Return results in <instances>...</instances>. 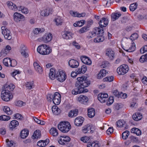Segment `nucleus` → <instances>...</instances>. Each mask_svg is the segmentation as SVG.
Returning <instances> with one entry per match:
<instances>
[{"mask_svg":"<svg viewBox=\"0 0 147 147\" xmlns=\"http://www.w3.org/2000/svg\"><path fill=\"white\" fill-rule=\"evenodd\" d=\"M49 132L50 134L54 137L57 136L59 134L58 130L54 127L51 128L49 131Z\"/></svg>","mask_w":147,"mask_h":147,"instance_id":"obj_30","label":"nucleus"},{"mask_svg":"<svg viewBox=\"0 0 147 147\" xmlns=\"http://www.w3.org/2000/svg\"><path fill=\"white\" fill-rule=\"evenodd\" d=\"M58 138L59 142L62 145L66 144L70 140V138L69 137L66 136H60Z\"/></svg>","mask_w":147,"mask_h":147,"instance_id":"obj_9","label":"nucleus"},{"mask_svg":"<svg viewBox=\"0 0 147 147\" xmlns=\"http://www.w3.org/2000/svg\"><path fill=\"white\" fill-rule=\"evenodd\" d=\"M77 86L78 88L83 89H86L85 88L88 87L90 84V81L85 76L78 77L77 79Z\"/></svg>","mask_w":147,"mask_h":147,"instance_id":"obj_1","label":"nucleus"},{"mask_svg":"<svg viewBox=\"0 0 147 147\" xmlns=\"http://www.w3.org/2000/svg\"><path fill=\"white\" fill-rule=\"evenodd\" d=\"M137 5L136 3H134L130 5L129 9L131 11H134L137 8Z\"/></svg>","mask_w":147,"mask_h":147,"instance_id":"obj_55","label":"nucleus"},{"mask_svg":"<svg viewBox=\"0 0 147 147\" xmlns=\"http://www.w3.org/2000/svg\"><path fill=\"white\" fill-rule=\"evenodd\" d=\"M78 113V109H75L71 110L68 113V116L69 117H73L77 116Z\"/></svg>","mask_w":147,"mask_h":147,"instance_id":"obj_32","label":"nucleus"},{"mask_svg":"<svg viewBox=\"0 0 147 147\" xmlns=\"http://www.w3.org/2000/svg\"><path fill=\"white\" fill-rule=\"evenodd\" d=\"M129 133L128 131H126L122 134V138L124 140L126 139L129 135Z\"/></svg>","mask_w":147,"mask_h":147,"instance_id":"obj_53","label":"nucleus"},{"mask_svg":"<svg viewBox=\"0 0 147 147\" xmlns=\"http://www.w3.org/2000/svg\"><path fill=\"white\" fill-rule=\"evenodd\" d=\"M37 51L39 53L43 55H48L52 51L51 48L45 44L39 45L37 48Z\"/></svg>","mask_w":147,"mask_h":147,"instance_id":"obj_2","label":"nucleus"},{"mask_svg":"<svg viewBox=\"0 0 147 147\" xmlns=\"http://www.w3.org/2000/svg\"><path fill=\"white\" fill-rule=\"evenodd\" d=\"M82 131L84 133H90L91 132V127L88 125H86L83 128Z\"/></svg>","mask_w":147,"mask_h":147,"instance_id":"obj_40","label":"nucleus"},{"mask_svg":"<svg viewBox=\"0 0 147 147\" xmlns=\"http://www.w3.org/2000/svg\"><path fill=\"white\" fill-rule=\"evenodd\" d=\"M114 77L113 76H108L103 79L104 82H111L113 80Z\"/></svg>","mask_w":147,"mask_h":147,"instance_id":"obj_56","label":"nucleus"},{"mask_svg":"<svg viewBox=\"0 0 147 147\" xmlns=\"http://www.w3.org/2000/svg\"><path fill=\"white\" fill-rule=\"evenodd\" d=\"M56 75L55 70L53 68L50 69V72L49 74V76L50 79L52 80H54L55 78Z\"/></svg>","mask_w":147,"mask_h":147,"instance_id":"obj_35","label":"nucleus"},{"mask_svg":"<svg viewBox=\"0 0 147 147\" xmlns=\"http://www.w3.org/2000/svg\"><path fill=\"white\" fill-rule=\"evenodd\" d=\"M72 33L69 31H65L62 35L64 38L69 39L72 38Z\"/></svg>","mask_w":147,"mask_h":147,"instance_id":"obj_20","label":"nucleus"},{"mask_svg":"<svg viewBox=\"0 0 147 147\" xmlns=\"http://www.w3.org/2000/svg\"><path fill=\"white\" fill-rule=\"evenodd\" d=\"M84 121V118L81 117H77L74 121V123L77 126H81Z\"/></svg>","mask_w":147,"mask_h":147,"instance_id":"obj_19","label":"nucleus"},{"mask_svg":"<svg viewBox=\"0 0 147 147\" xmlns=\"http://www.w3.org/2000/svg\"><path fill=\"white\" fill-rule=\"evenodd\" d=\"M52 111L54 114L58 115L60 112V109L56 106H53L52 108Z\"/></svg>","mask_w":147,"mask_h":147,"instance_id":"obj_44","label":"nucleus"},{"mask_svg":"<svg viewBox=\"0 0 147 147\" xmlns=\"http://www.w3.org/2000/svg\"><path fill=\"white\" fill-rule=\"evenodd\" d=\"M81 59L82 62L85 64L90 65L92 63V61L90 59L86 56L81 57Z\"/></svg>","mask_w":147,"mask_h":147,"instance_id":"obj_22","label":"nucleus"},{"mask_svg":"<svg viewBox=\"0 0 147 147\" xmlns=\"http://www.w3.org/2000/svg\"><path fill=\"white\" fill-rule=\"evenodd\" d=\"M18 9L19 11H21L22 13L25 14H27L29 12L27 8L22 6L20 7H19Z\"/></svg>","mask_w":147,"mask_h":147,"instance_id":"obj_47","label":"nucleus"},{"mask_svg":"<svg viewBox=\"0 0 147 147\" xmlns=\"http://www.w3.org/2000/svg\"><path fill=\"white\" fill-rule=\"evenodd\" d=\"M52 39V35L51 34H46L41 38L42 41L45 43H47L50 41Z\"/></svg>","mask_w":147,"mask_h":147,"instance_id":"obj_16","label":"nucleus"},{"mask_svg":"<svg viewBox=\"0 0 147 147\" xmlns=\"http://www.w3.org/2000/svg\"><path fill=\"white\" fill-rule=\"evenodd\" d=\"M20 51L22 55L24 57H28V55L27 52V48L24 45H21L20 48Z\"/></svg>","mask_w":147,"mask_h":147,"instance_id":"obj_14","label":"nucleus"},{"mask_svg":"<svg viewBox=\"0 0 147 147\" xmlns=\"http://www.w3.org/2000/svg\"><path fill=\"white\" fill-rule=\"evenodd\" d=\"M131 133H134L138 136L140 135L141 134V131L135 127L132 128L131 129Z\"/></svg>","mask_w":147,"mask_h":147,"instance_id":"obj_45","label":"nucleus"},{"mask_svg":"<svg viewBox=\"0 0 147 147\" xmlns=\"http://www.w3.org/2000/svg\"><path fill=\"white\" fill-rule=\"evenodd\" d=\"M22 116L20 114L17 113L14 115V119H21L23 118Z\"/></svg>","mask_w":147,"mask_h":147,"instance_id":"obj_63","label":"nucleus"},{"mask_svg":"<svg viewBox=\"0 0 147 147\" xmlns=\"http://www.w3.org/2000/svg\"><path fill=\"white\" fill-rule=\"evenodd\" d=\"M107 73V72L105 69H101L97 75V78L100 79L103 78L105 76Z\"/></svg>","mask_w":147,"mask_h":147,"instance_id":"obj_29","label":"nucleus"},{"mask_svg":"<svg viewBox=\"0 0 147 147\" xmlns=\"http://www.w3.org/2000/svg\"><path fill=\"white\" fill-rule=\"evenodd\" d=\"M34 66L35 70L39 74L42 73L43 70L42 68L38 63L34 62Z\"/></svg>","mask_w":147,"mask_h":147,"instance_id":"obj_26","label":"nucleus"},{"mask_svg":"<svg viewBox=\"0 0 147 147\" xmlns=\"http://www.w3.org/2000/svg\"><path fill=\"white\" fill-rule=\"evenodd\" d=\"M140 61L141 63H143L147 61V54L144 55H142L140 59Z\"/></svg>","mask_w":147,"mask_h":147,"instance_id":"obj_54","label":"nucleus"},{"mask_svg":"<svg viewBox=\"0 0 147 147\" xmlns=\"http://www.w3.org/2000/svg\"><path fill=\"white\" fill-rule=\"evenodd\" d=\"M78 100L81 103L84 104L88 101V98L86 96L81 95L78 97Z\"/></svg>","mask_w":147,"mask_h":147,"instance_id":"obj_25","label":"nucleus"},{"mask_svg":"<svg viewBox=\"0 0 147 147\" xmlns=\"http://www.w3.org/2000/svg\"><path fill=\"white\" fill-rule=\"evenodd\" d=\"M6 142L8 147H14L13 142L12 141H9V139H7L6 140Z\"/></svg>","mask_w":147,"mask_h":147,"instance_id":"obj_62","label":"nucleus"},{"mask_svg":"<svg viewBox=\"0 0 147 147\" xmlns=\"http://www.w3.org/2000/svg\"><path fill=\"white\" fill-rule=\"evenodd\" d=\"M20 73V72L19 71L16 70L12 73V75L16 80H17L18 79L16 78L15 77L18 76V75H19Z\"/></svg>","mask_w":147,"mask_h":147,"instance_id":"obj_61","label":"nucleus"},{"mask_svg":"<svg viewBox=\"0 0 147 147\" xmlns=\"http://www.w3.org/2000/svg\"><path fill=\"white\" fill-rule=\"evenodd\" d=\"M95 114V111L94 109L93 108H90L88 109V117L91 118L93 117Z\"/></svg>","mask_w":147,"mask_h":147,"instance_id":"obj_36","label":"nucleus"},{"mask_svg":"<svg viewBox=\"0 0 147 147\" xmlns=\"http://www.w3.org/2000/svg\"><path fill=\"white\" fill-rule=\"evenodd\" d=\"M15 86L12 84H10L8 85L5 88V90H7L10 91H12L15 88Z\"/></svg>","mask_w":147,"mask_h":147,"instance_id":"obj_51","label":"nucleus"},{"mask_svg":"<svg viewBox=\"0 0 147 147\" xmlns=\"http://www.w3.org/2000/svg\"><path fill=\"white\" fill-rule=\"evenodd\" d=\"M11 49V47L9 45L7 46L5 49L2 50L1 51L2 54L4 53L5 54H7L9 53V51Z\"/></svg>","mask_w":147,"mask_h":147,"instance_id":"obj_49","label":"nucleus"},{"mask_svg":"<svg viewBox=\"0 0 147 147\" xmlns=\"http://www.w3.org/2000/svg\"><path fill=\"white\" fill-rule=\"evenodd\" d=\"M57 80L61 82L64 81L67 78V76L64 71H61L57 72L56 74Z\"/></svg>","mask_w":147,"mask_h":147,"instance_id":"obj_8","label":"nucleus"},{"mask_svg":"<svg viewBox=\"0 0 147 147\" xmlns=\"http://www.w3.org/2000/svg\"><path fill=\"white\" fill-rule=\"evenodd\" d=\"M92 31L94 32V33L95 34H103L104 32V31L103 28H102L99 27H96Z\"/></svg>","mask_w":147,"mask_h":147,"instance_id":"obj_28","label":"nucleus"},{"mask_svg":"<svg viewBox=\"0 0 147 147\" xmlns=\"http://www.w3.org/2000/svg\"><path fill=\"white\" fill-rule=\"evenodd\" d=\"M49 141V139H47L45 140H41L38 142L37 145L40 147H44L48 144Z\"/></svg>","mask_w":147,"mask_h":147,"instance_id":"obj_27","label":"nucleus"},{"mask_svg":"<svg viewBox=\"0 0 147 147\" xmlns=\"http://www.w3.org/2000/svg\"><path fill=\"white\" fill-rule=\"evenodd\" d=\"M7 5L9 8L11 9H18V7H17L15 4H13L12 2L8 1L7 2Z\"/></svg>","mask_w":147,"mask_h":147,"instance_id":"obj_39","label":"nucleus"},{"mask_svg":"<svg viewBox=\"0 0 147 147\" xmlns=\"http://www.w3.org/2000/svg\"><path fill=\"white\" fill-rule=\"evenodd\" d=\"M108 20L105 18H102L99 23L100 26L101 28H103L104 27L106 26L108 24Z\"/></svg>","mask_w":147,"mask_h":147,"instance_id":"obj_17","label":"nucleus"},{"mask_svg":"<svg viewBox=\"0 0 147 147\" xmlns=\"http://www.w3.org/2000/svg\"><path fill=\"white\" fill-rule=\"evenodd\" d=\"M44 30L42 29V30L40 28H37L35 29L34 31V34H38L43 32Z\"/></svg>","mask_w":147,"mask_h":147,"instance_id":"obj_60","label":"nucleus"},{"mask_svg":"<svg viewBox=\"0 0 147 147\" xmlns=\"http://www.w3.org/2000/svg\"><path fill=\"white\" fill-rule=\"evenodd\" d=\"M24 18L23 15L17 12H16L14 14V20L17 22L22 21Z\"/></svg>","mask_w":147,"mask_h":147,"instance_id":"obj_18","label":"nucleus"},{"mask_svg":"<svg viewBox=\"0 0 147 147\" xmlns=\"http://www.w3.org/2000/svg\"><path fill=\"white\" fill-rule=\"evenodd\" d=\"M84 20H81L79 21L76 22L74 24V26L81 27L83 26L84 24Z\"/></svg>","mask_w":147,"mask_h":147,"instance_id":"obj_50","label":"nucleus"},{"mask_svg":"<svg viewBox=\"0 0 147 147\" xmlns=\"http://www.w3.org/2000/svg\"><path fill=\"white\" fill-rule=\"evenodd\" d=\"M4 65L7 67H14L17 64V62L14 59H11L10 58H6L3 60Z\"/></svg>","mask_w":147,"mask_h":147,"instance_id":"obj_5","label":"nucleus"},{"mask_svg":"<svg viewBox=\"0 0 147 147\" xmlns=\"http://www.w3.org/2000/svg\"><path fill=\"white\" fill-rule=\"evenodd\" d=\"M69 66L72 68H76L78 67L79 63L77 60L71 59L69 60L68 62Z\"/></svg>","mask_w":147,"mask_h":147,"instance_id":"obj_13","label":"nucleus"},{"mask_svg":"<svg viewBox=\"0 0 147 147\" xmlns=\"http://www.w3.org/2000/svg\"><path fill=\"white\" fill-rule=\"evenodd\" d=\"M52 9L47 8L42 11L40 14L42 16H49V14L52 13Z\"/></svg>","mask_w":147,"mask_h":147,"instance_id":"obj_23","label":"nucleus"},{"mask_svg":"<svg viewBox=\"0 0 147 147\" xmlns=\"http://www.w3.org/2000/svg\"><path fill=\"white\" fill-rule=\"evenodd\" d=\"M70 14L73 16L77 17H84L86 15V14L84 13H79L77 12H74L72 11H70Z\"/></svg>","mask_w":147,"mask_h":147,"instance_id":"obj_24","label":"nucleus"},{"mask_svg":"<svg viewBox=\"0 0 147 147\" xmlns=\"http://www.w3.org/2000/svg\"><path fill=\"white\" fill-rule=\"evenodd\" d=\"M61 96L60 94L58 92L55 93L54 94L52 99L53 103L56 105H58L61 102Z\"/></svg>","mask_w":147,"mask_h":147,"instance_id":"obj_10","label":"nucleus"},{"mask_svg":"<svg viewBox=\"0 0 147 147\" xmlns=\"http://www.w3.org/2000/svg\"><path fill=\"white\" fill-rule=\"evenodd\" d=\"M106 55L107 56L111 59H112L114 57V51L111 49H107L106 51Z\"/></svg>","mask_w":147,"mask_h":147,"instance_id":"obj_21","label":"nucleus"},{"mask_svg":"<svg viewBox=\"0 0 147 147\" xmlns=\"http://www.w3.org/2000/svg\"><path fill=\"white\" fill-rule=\"evenodd\" d=\"M121 16V14L119 12L113 13L111 15L112 20L115 21L118 19Z\"/></svg>","mask_w":147,"mask_h":147,"instance_id":"obj_33","label":"nucleus"},{"mask_svg":"<svg viewBox=\"0 0 147 147\" xmlns=\"http://www.w3.org/2000/svg\"><path fill=\"white\" fill-rule=\"evenodd\" d=\"M58 129L63 133L68 132L71 128L70 123L67 121H62L58 125Z\"/></svg>","mask_w":147,"mask_h":147,"instance_id":"obj_3","label":"nucleus"},{"mask_svg":"<svg viewBox=\"0 0 147 147\" xmlns=\"http://www.w3.org/2000/svg\"><path fill=\"white\" fill-rule=\"evenodd\" d=\"M10 117L5 115H2L0 116V120L1 121H7L9 120Z\"/></svg>","mask_w":147,"mask_h":147,"instance_id":"obj_52","label":"nucleus"},{"mask_svg":"<svg viewBox=\"0 0 147 147\" xmlns=\"http://www.w3.org/2000/svg\"><path fill=\"white\" fill-rule=\"evenodd\" d=\"M124 50L127 52H132L134 51L136 49L135 44L133 42L131 45H129L128 44L126 45V47L123 48Z\"/></svg>","mask_w":147,"mask_h":147,"instance_id":"obj_12","label":"nucleus"},{"mask_svg":"<svg viewBox=\"0 0 147 147\" xmlns=\"http://www.w3.org/2000/svg\"><path fill=\"white\" fill-rule=\"evenodd\" d=\"M28 134V131L26 130H23L21 132L20 136L23 139L25 138Z\"/></svg>","mask_w":147,"mask_h":147,"instance_id":"obj_43","label":"nucleus"},{"mask_svg":"<svg viewBox=\"0 0 147 147\" xmlns=\"http://www.w3.org/2000/svg\"><path fill=\"white\" fill-rule=\"evenodd\" d=\"M133 119L136 121H138L142 119V116L140 113H135L132 116Z\"/></svg>","mask_w":147,"mask_h":147,"instance_id":"obj_38","label":"nucleus"},{"mask_svg":"<svg viewBox=\"0 0 147 147\" xmlns=\"http://www.w3.org/2000/svg\"><path fill=\"white\" fill-rule=\"evenodd\" d=\"M138 35L136 33H133L130 37V39L132 40H134L137 38Z\"/></svg>","mask_w":147,"mask_h":147,"instance_id":"obj_58","label":"nucleus"},{"mask_svg":"<svg viewBox=\"0 0 147 147\" xmlns=\"http://www.w3.org/2000/svg\"><path fill=\"white\" fill-rule=\"evenodd\" d=\"M129 67L127 65L123 64L120 65L117 69V73L120 75H124L128 71Z\"/></svg>","mask_w":147,"mask_h":147,"instance_id":"obj_6","label":"nucleus"},{"mask_svg":"<svg viewBox=\"0 0 147 147\" xmlns=\"http://www.w3.org/2000/svg\"><path fill=\"white\" fill-rule=\"evenodd\" d=\"M25 86L27 89L30 90L34 87V84L33 82H28L25 84Z\"/></svg>","mask_w":147,"mask_h":147,"instance_id":"obj_48","label":"nucleus"},{"mask_svg":"<svg viewBox=\"0 0 147 147\" xmlns=\"http://www.w3.org/2000/svg\"><path fill=\"white\" fill-rule=\"evenodd\" d=\"M54 22L57 26L61 25L63 23V19L60 17H59L55 18Z\"/></svg>","mask_w":147,"mask_h":147,"instance_id":"obj_42","label":"nucleus"},{"mask_svg":"<svg viewBox=\"0 0 147 147\" xmlns=\"http://www.w3.org/2000/svg\"><path fill=\"white\" fill-rule=\"evenodd\" d=\"M104 40V36L102 34H100L97 36L94 40V41L95 42L99 43L102 42Z\"/></svg>","mask_w":147,"mask_h":147,"instance_id":"obj_34","label":"nucleus"},{"mask_svg":"<svg viewBox=\"0 0 147 147\" xmlns=\"http://www.w3.org/2000/svg\"><path fill=\"white\" fill-rule=\"evenodd\" d=\"M41 136V131L39 130H36L35 131L33 135L32 136V138L33 139L40 138Z\"/></svg>","mask_w":147,"mask_h":147,"instance_id":"obj_37","label":"nucleus"},{"mask_svg":"<svg viewBox=\"0 0 147 147\" xmlns=\"http://www.w3.org/2000/svg\"><path fill=\"white\" fill-rule=\"evenodd\" d=\"M126 123L124 120H119L116 122L117 126L119 127H124Z\"/></svg>","mask_w":147,"mask_h":147,"instance_id":"obj_41","label":"nucleus"},{"mask_svg":"<svg viewBox=\"0 0 147 147\" xmlns=\"http://www.w3.org/2000/svg\"><path fill=\"white\" fill-rule=\"evenodd\" d=\"M108 97L107 94L101 93L98 95V99L101 102L104 103L107 100Z\"/></svg>","mask_w":147,"mask_h":147,"instance_id":"obj_11","label":"nucleus"},{"mask_svg":"<svg viewBox=\"0 0 147 147\" xmlns=\"http://www.w3.org/2000/svg\"><path fill=\"white\" fill-rule=\"evenodd\" d=\"M1 97L3 100L5 101H8L11 100L13 97L9 91L4 90L1 92Z\"/></svg>","mask_w":147,"mask_h":147,"instance_id":"obj_4","label":"nucleus"},{"mask_svg":"<svg viewBox=\"0 0 147 147\" xmlns=\"http://www.w3.org/2000/svg\"><path fill=\"white\" fill-rule=\"evenodd\" d=\"M127 97V94L126 93H123L122 92H120L118 98H120L123 99H125Z\"/></svg>","mask_w":147,"mask_h":147,"instance_id":"obj_64","label":"nucleus"},{"mask_svg":"<svg viewBox=\"0 0 147 147\" xmlns=\"http://www.w3.org/2000/svg\"><path fill=\"white\" fill-rule=\"evenodd\" d=\"M2 33L5 38L8 40H10L12 38V34L9 30L5 26H3L1 27Z\"/></svg>","mask_w":147,"mask_h":147,"instance_id":"obj_7","label":"nucleus"},{"mask_svg":"<svg viewBox=\"0 0 147 147\" xmlns=\"http://www.w3.org/2000/svg\"><path fill=\"white\" fill-rule=\"evenodd\" d=\"M19 125V122L16 120H13L11 121L9 125V128L13 129L16 127L18 126Z\"/></svg>","mask_w":147,"mask_h":147,"instance_id":"obj_31","label":"nucleus"},{"mask_svg":"<svg viewBox=\"0 0 147 147\" xmlns=\"http://www.w3.org/2000/svg\"><path fill=\"white\" fill-rule=\"evenodd\" d=\"M3 110V111L8 115H11L12 113V111L10 110V108L7 106L4 107Z\"/></svg>","mask_w":147,"mask_h":147,"instance_id":"obj_46","label":"nucleus"},{"mask_svg":"<svg viewBox=\"0 0 147 147\" xmlns=\"http://www.w3.org/2000/svg\"><path fill=\"white\" fill-rule=\"evenodd\" d=\"M33 119L38 124H40L41 125H44L45 124V122L44 121H41V120L38 119L37 117H33Z\"/></svg>","mask_w":147,"mask_h":147,"instance_id":"obj_57","label":"nucleus"},{"mask_svg":"<svg viewBox=\"0 0 147 147\" xmlns=\"http://www.w3.org/2000/svg\"><path fill=\"white\" fill-rule=\"evenodd\" d=\"M114 100L113 97H110L109 98L108 101L107 102V105H110L112 104Z\"/></svg>","mask_w":147,"mask_h":147,"instance_id":"obj_59","label":"nucleus"},{"mask_svg":"<svg viewBox=\"0 0 147 147\" xmlns=\"http://www.w3.org/2000/svg\"><path fill=\"white\" fill-rule=\"evenodd\" d=\"M77 88L73 90L72 91L73 94L76 95L78 94L82 93H85L87 92L88 90L87 89H83L81 88H79L77 87Z\"/></svg>","mask_w":147,"mask_h":147,"instance_id":"obj_15","label":"nucleus"}]
</instances>
